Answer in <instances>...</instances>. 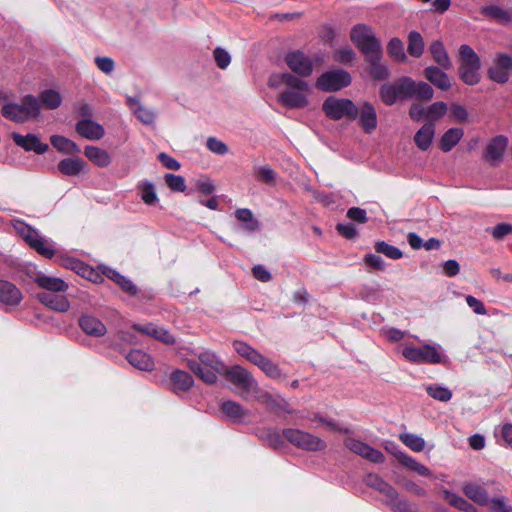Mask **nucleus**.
<instances>
[{"label":"nucleus","mask_w":512,"mask_h":512,"mask_svg":"<svg viewBox=\"0 0 512 512\" xmlns=\"http://www.w3.org/2000/svg\"><path fill=\"white\" fill-rule=\"evenodd\" d=\"M350 40L363 55L373 53L382 48L381 42L376 37L372 27L364 23L356 24L351 28Z\"/></svg>","instance_id":"nucleus-6"},{"label":"nucleus","mask_w":512,"mask_h":512,"mask_svg":"<svg viewBox=\"0 0 512 512\" xmlns=\"http://www.w3.org/2000/svg\"><path fill=\"white\" fill-rule=\"evenodd\" d=\"M284 437L294 446L308 451H322L327 445L320 437L298 429H286Z\"/></svg>","instance_id":"nucleus-10"},{"label":"nucleus","mask_w":512,"mask_h":512,"mask_svg":"<svg viewBox=\"0 0 512 512\" xmlns=\"http://www.w3.org/2000/svg\"><path fill=\"white\" fill-rule=\"evenodd\" d=\"M352 82L349 72L343 69H335L322 73L316 80L315 86L324 92L339 91Z\"/></svg>","instance_id":"nucleus-9"},{"label":"nucleus","mask_w":512,"mask_h":512,"mask_svg":"<svg viewBox=\"0 0 512 512\" xmlns=\"http://www.w3.org/2000/svg\"><path fill=\"white\" fill-rule=\"evenodd\" d=\"M409 115L415 121L427 119V108L419 103H413L409 109Z\"/></svg>","instance_id":"nucleus-64"},{"label":"nucleus","mask_w":512,"mask_h":512,"mask_svg":"<svg viewBox=\"0 0 512 512\" xmlns=\"http://www.w3.org/2000/svg\"><path fill=\"white\" fill-rule=\"evenodd\" d=\"M482 13L502 24H507L512 21V11L502 9L498 6L484 7Z\"/></svg>","instance_id":"nucleus-41"},{"label":"nucleus","mask_w":512,"mask_h":512,"mask_svg":"<svg viewBox=\"0 0 512 512\" xmlns=\"http://www.w3.org/2000/svg\"><path fill=\"white\" fill-rule=\"evenodd\" d=\"M322 110L327 117L333 120L342 118L355 120L357 118L356 104L347 98L330 96L323 102Z\"/></svg>","instance_id":"nucleus-7"},{"label":"nucleus","mask_w":512,"mask_h":512,"mask_svg":"<svg viewBox=\"0 0 512 512\" xmlns=\"http://www.w3.org/2000/svg\"><path fill=\"white\" fill-rule=\"evenodd\" d=\"M79 325L86 334L93 337H101L107 332L106 326L92 315H82L79 319Z\"/></svg>","instance_id":"nucleus-24"},{"label":"nucleus","mask_w":512,"mask_h":512,"mask_svg":"<svg viewBox=\"0 0 512 512\" xmlns=\"http://www.w3.org/2000/svg\"><path fill=\"white\" fill-rule=\"evenodd\" d=\"M268 86L282 90L277 101L289 109H303L310 105L311 85L304 79L288 72L274 73L268 79Z\"/></svg>","instance_id":"nucleus-1"},{"label":"nucleus","mask_w":512,"mask_h":512,"mask_svg":"<svg viewBox=\"0 0 512 512\" xmlns=\"http://www.w3.org/2000/svg\"><path fill=\"white\" fill-rule=\"evenodd\" d=\"M381 333L390 342H399L406 335V332L393 327L383 328Z\"/></svg>","instance_id":"nucleus-61"},{"label":"nucleus","mask_w":512,"mask_h":512,"mask_svg":"<svg viewBox=\"0 0 512 512\" xmlns=\"http://www.w3.org/2000/svg\"><path fill=\"white\" fill-rule=\"evenodd\" d=\"M399 438L407 447L415 452H421L425 447L424 439L418 435L404 433L401 434Z\"/></svg>","instance_id":"nucleus-50"},{"label":"nucleus","mask_w":512,"mask_h":512,"mask_svg":"<svg viewBox=\"0 0 512 512\" xmlns=\"http://www.w3.org/2000/svg\"><path fill=\"white\" fill-rule=\"evenodd\" d=\"M50 141L53 147L61 153L76 154L80 152V147L75 142L64 136L53 135L51 136Z\"/></svg>","instance_id":"nucleus-38"},{"label":"nucleus","mask_w":512,"mask_h":512,"mask_svg":"<svg viewBox=\"0 0 512 512\" xmlns=\"http://www.w3.org/2000/svg\"><path fill=\"white\" fill-rule=\"evenodd\" d=\"M22 298L21 291L13 283L0 280V307H16Z\"/></svg>","instance_id":"nucleus-17"},{"label":"nucleus","mask_w":512,"mask_h":512,"mask_svg":"<svg viewBox=\"0 0 512 512\" xmlns=\"http://www.w3.org/2000/svg\"><path fill=\"white\" fill-rule=\"evenodd\" d=\"M87 163L79 157L62 159L58 163V171L66 176H78L87 172Z\"/></svg>","instance_id":"nucleus-22"},{"label":"nucleus","mask_w":512,"mask_h":512,"mask_svg":"<svg viewBox=\"0 0 512 512\" xmlns=\"http://www.w3.org/2000/svg\"><path fill=\"white\" fill-rule=\"evenodd\" d=\"M84 155L98 167L103 168L111 164L110 154L100 147L88 145L84 148Z\"/></svg>","instance_id":"nucleus-29"},{"label":"nucleus","mask_w":512,"mask_h":512,"mask_svg":"<svg viewBox=\"0 0 512 512\" xmlns=\"http://www.w3.org/2000/svg\"><path fill=\"white\" fill-rule=\"evenodd\" d=\"M166 185L176 192H184L186 190V183L184 177L172 173H167L164 176Z\"/></svg>","instance_id":"nucleus-54"},{"label":"nucleus","mask_w":512,"mask_h":512,"mask_svg":"<svg viewBox=\"0 0 512 512\" xmlns=\"http://www.w3.org/2000/svg\"><path fill=\"white\" fill-rule=\"evenodd\" d=\"M13 226L17 233L22 236L23 239L38 253L47 258H50L54 255L52 245L46 239L41 237L35 229L19 220H16L13 223Z\"/></svg>","instance_id":"nucleus-8"},{"label":"nucleus","mask_w":512,"mask_h":512,"mask_svg":"<svg viewBox=\"0 0 512 512\" xmlns=\"http://www.w3.org/2000/svg\"><path fill=\"white\" fill-rule=\"evenodd\" d=\"M393 454L396 457V459L399 461V463H401L408 469L415 471L419 475L429 476L431 474V472L427 466L417 462L415 459H413L406 453L396 450V451H393Z\"/></svg>","instance_id":"nucleus-34"},{"label":"nucleus","mask_w":512,"mask_h":512,"mask_svg":"<svg viewBox=\"0 0 512 512\" xmlns=\"http://www.w3.org/2000/svg\"><path fill=\"white\" fill-rule=\"evenodd\" d=\"M97 68L106 75H111L115 69V62L108 56H96L94 58Z\"/></svg>","instance_id":"nucleus-56"},{"label":"nucleus","mask_w":512,"mask_h":512,"mask_svg":"<svg viewBox=\"0 0 512 512\" xmlns=\"http://www.w3.org/2000/svg\"><path fill=\"white\" fill-rule=\"evenodd\" d=\"M310 421L316 422L317 428H325L330 431H339L342 432V429L335 423L332 419L322 416L320 414H313L312 416H307Z\"/></svg>","instance_id":"nucleus-53"},{"label":"nucleus","mask_w":512,"mask_h":512,"mask_svg":"<svg viewBox=\"0 0 512 512\" xmlns=\"http://www.w3.org/2000/svg\"><path fill=\"white\" fill-rule=\"evenodd\" d=\"M488 507L493 512H512V507L507 504L503 497L491 499Z\"/></svg>","instance_id":"nucleus-62"},{"label":"nucleus","mask_w":512,"mask_h":512,"mask_svg":"<svg viewBox=\"0 0 512 512\" xmlns=\"http://www.w3.org/2000/svg\"><path fill=\"white\" fill-rule=\"evenodd\" d=\"M433 59L442 69H451L452 62L443 46V44L439 41H435L430 45L429 48Z\"/></svg>","instance_id":"nucleus-37"},{"label":"nucleus","mask_w":512,"mask_h":512,"mask_svg":"<svg viewBox=\"0 0 512 512\" xmlns=\"http://www.w3.org/2000/svg\"><path fill=\"white\" fill-rule=\"evenodd\" d=\"M512 71V57L506 53H497L488 70L490 79L497 83L508 81Z\"/></svg>","instance_id":"nucleus-13"},{"label":"nucleus","mask_w":512,"mask_h":512,"mask_svg":"<svg viewBox=\"0 0 512 512\" xmlns=\"http://www.w3.org/2000/svg\"><path fill=\"white\" fill-rule=\"evenodd\" d=\"M170 388L174 392H183L189 390L194 383L192 376L183 370H174L169 377Z\"/></svg>","instance_id":"nucleus-25"},{"label":"nucleus","mask_w":512,"mask_h":512,"mask_svg":"<svg viewBox=\"0 0 512 512\" xmlns=\"http://www.w3.org/2000/svg\"><path fill=\"white\" fill-rule=\"evenodd\" d=\"M435 135V126L433 123L424 124L415 134L414 141L417 147L423 151L429 149Z\"/></svg>","instance_id":"nucleus-31"},{"label":"nucleus","mask_w":512,"mask_h":512,"mask_svg":"<svg viewBox=\"0 0 512 512\" xmlns=\"http://www.w3.org/2000/svg\"><path fill=\"white\" fill-rule=\"evenodd\" d=\"M464 135L461 128H450L442 136L440 140V148L444 152H449L455 147Z\"/></svg>","instance_id":"nucleus-36"},{"label":"nucleus","mask_w":512,"mask_h":512,"mask_svg":"<svg viewBox=\"0 0 512 512\" xmlns=\"http://www.w3.org/2000/svg\"><path fill=\"white\" fill-rule=\"evenodd\" d=\"M358 124L362 130L370 134L376 130L378 125V117L375 106L365 100L356 104Z\"/></svg>","instance_id":"nucleus-12"},{"label":"nucleus","mask_w":512,"mask_h":512,"mask_svg":"<svg viewBox=\"0 0 512 512\" xmlns=\"http://www.w3.org/2000/svg\"><path fill=\"white\" fill-rule=\"evenodd\" d=\"M333 59L343 65H350L356 59V52L349 46L337 49L333 54Z\"/></svg>","instance_id":"nucleus-49"},{"label":"nucleus","mask_w":512,"mask_h":512,"mask_svg":"<svg viewBox=\"0 0 512 512\" xmlns=\"http://www.w3.org/2000/svg\"><path fill=\"white\" fill-rule=\"evenodd\" d=\"M424 76L429 82L441 90H448L451 87V81L449 77L438 67H427L424 70Z\"/></svg>","instance_id":"nucleus-30"},{"label":"nucleus","mask_w":512,"mask_h":512,"mask_svg":"<svg viewBox=\"0 0 512 512\" xmlns=\"http://www.w3.org/2000/svg\"><path fill=\"white\" fill-rule=\"evenodd\" d=\"M467 305L478 315H486L487 310L482 301L474 296L468 295L465 298Z\"/></svg>","instance_id":"nucleus-63"},{"label":"nucleus","mask_w":512,"mask_h":512,"mask_svg":"<svg viewBox=\"0 0 512 512\" xmlns=\"http://www.w3.org/2000/svg\"><path fill=\"white\" fill-rule=\"evenodd\" d=\"M445 499L454 507L465 512H476V508L467 500L449 491L444 492Z\"/></svg>","instance_id":"nucleus-48"},{"label":"nucleus","mask_w":512,"mask_h":512,"mask_svg":"<svg viewBox=\"0 0 512 512\" xmlns=\"http://www.w3.org/2000/svg\"><path fill=\"white\" fill-rule=\"evenodd\" d=\"M37 299L56 312L64 313L70 309V302L63 294L41 292L37 294Z\"/></svg>","instance_id":"nucleus-18"},{"label":"nucleus","mask_w":512,"mask_h":512,"mask_svg":"<svg viewBox=\"0 0 512 512\" xmlns=\"http://www.w3.org/2000/svg\"><path fill=\"white\" fill-rule=\"evenodd\" d=\"M108 277L110 279H112L114 282H116L117 284H119L124 291H126L130 294L136 293V291H137L136 286L129 279L120 275L118 272H116L114 270H110L108 272Z\"/></svg>","instance_id":"nucleus-55"},{"label":"nucleus","mask_w":512,"mask_h":512,"mask_svg":"<svg viewBox=\"0 0 512 512\" xmlns=\"http://www.w3.org/2000/svg\"><path fill=\"white\" fill-rule=\"evenodd\" d=\"M379 96L382 102L388 106L395 104L398 100H403L399 90L398 81L383 84L380 87Z\"/></svg>","instance_id":"nucleus-33"},{"label":"nucleus","mask_w":512,"mask_h":512,"mask_svg":"<svg viewBox=\"0 0 512 512\" xmlns=\"http://www.w3.org/2000/svg\"><path fill=\"white\" fill-rule=\"evenodd\" d=\"M463 491L469 499L481 506H488L491 501L486 490L477 484H467L464 486Z\"/></svg>","instance_id":"nucleus-35"},{"label":"nucleus","mask_w":512,"mask_h":512,"mask_svg":"<svg viewBox=\"0 0 512 512\" xmlns=\"http://www.w3.org/2000/svg\"><path fill=\"white\" fill-rule=\"evenodd\" d=\"M448 110L446 103L442 101L434 102L427 107V120L428 123H433L438 119L442 118Z\"/></svg>","instance_id":"nucleus-51"},{"label":"nucleus","mask_w":512,"mask_h":512,"mask_svg":"<svg viewBox=\"0 0 512 512\" xmlns=\"http://www.w3.org/2000/svg\"><path fill=\"white\" fill-rule=\"evenodd\" d=\"M426 392L430 397L441 402H448L452 398L450 389L437 384H431L426 387Z\"/></svg>","instance_id":"nucleus-47"},{"label":"nucleus","mask_w":512,"mask_h":512,"mask_svg":"<svg viewBox=\"0 0 512 512\" xmlns=\"http://www.w3.org/2000/svg\"><path fill=\"white\" fill-rule=\"evenodd\" d=\"M285 62L296 76L309 77L313 73V61L302 51H293L285 56Z\"/></svg>","instance_id":"nucleus-14"},{"label":"nucleus","mask_w":512,"mask_h":512,"mask_svg":"<svg viewBox=\"0 0 512 512\" xmlns=\"http://www.w3.org/2000/svg\"><path fill=\"white\" fill-rule=\"evenodd\" d=\"M76 131L89 140H100L105 135L104 127L90 119H84L76 124Z\"/></svg>","instance_id":"nucleus-20"},{"label":"nucleus","mask_w":512,"mask_h":512,"mask_svg":"<svg viewBox=\"0 0 512 512\" xmlns=\"http://www.w3.org/2000/svg\"><path fill=\"white\" fill-rule=\"evenodd\" d=\"M40 100L44 107L48 109H56L62 103L61 94L54 89H47L41 92Z\"/></svg>","instance_id":"nucleus-43"},{"label":"nucleus","mask_w":512,"mask_h":512,"mask_svg":"<svg viewBox=\"0 0 512 512\" xmlns=\"http://www.w3.org/2000/svg\"><path fill=\"white\" fill-rule=\"evenodd\" d=\"M40 113V101L33 95H26L20 104L9 103L2 108V114L15 122H24Z\"/></svg>","instance_id":"nucleus-4"},{"label":"nucleus","mask_w":512,"mask_h":512,"mask_svg":"<svg viewBox=\"0 0 512 512\" xmlns=\"http://www.w3.org/2000/svg\"><path fill=\"white\" fill-rule=\"evenodd\" d=\"M254 365H256L268 378L273 380L282 379L283 375L279 366L263 354L259 355L254 362Z\"/></svg>","instance_id":"nucleus-32"},{"label":"nucleus","mask_w":512,"mask_h":512,"mask_svg":"<svg viewBox=\"0 0 512 512\" xmlns=\"http://www.w3.org/2000/svg\"><path fill=\"white\" fill-rule=\"evenodd\" d=\"M237 220L242 222L243 228L247 231H256L259 229V222L254 217L251 210L246 208L237 209L235 211Z\"/></svg>","instance_id":"nucleus-40"},{"label":"nucleus","mask_w":512,"mask_h":512,"mask_svg":"<svg viewBox=\"0 0 512 512\" xmlns=\"http://www.w3.org/2000/svg\"><path fill=\"white\" fill-rule=\"evenodd\" d=\"M35 283L49 293H61L68 289V284L61 278L38 274L34 278Z\"/></svg>","instance_id":"nucleus-23"},{"label":"nucleus","mask_w":512,"mask_h":512,"mask_svg":"<svg viewBox=\"0 0 512 512\" xmlns=\"http://www.w3.org/2000/svg\"><path fill=\"white\" fill-rule=\"evenodd\" d=\"M345 446L355 454L373 462L381 463L384 461V455L381 451L372 448L368 444L354 438H347Z\"/></svg>","instance_id":"nucleus-15"},{"label":"nucleus","mask_w":512,"mask_h":512,"mask_svg":"<svg viewBox=\"0 0 512 512\" xmlns=\"http://www.w3.org/2000/svg\"><path fill=\"white\" fill-rule=\"evenodd\" d=\"M383 51L382 48L373 53L364 55L365 60L369 63V73L372 78L377 80H384L388 78L389 71L386 65L382 62Z\"/></svg>","instance_id":"nucleus-19"},{"label":"nucleus","mask_w":512,"mask_h":512,"mask_svg":"<svg viewBox=\"0 0 512 512\" xmlns=\"http://www.w3.org/2000/svg\"><path fill=\"white\" fill-rule=\"evenodd\" d=\"M376 251L378 253L385 254L387 257L391 259H399L402 257V252L397 247L389 245L385 242H378L376 244Z\"/></svg>","instance_id":"nucleus-58"},{"label":"nucleus","mask_w":512,"mask_h":512,"mask_svg":"<svg viewBox=\"0 0 512 512\" xmlns=\"http://www.w3.org/2000/svg\"><path fill=\"white\" fill-rule=\"evenodd\" d=\"M126 358L132 366L139 370L152 371L154 368L152 357L142 350H131Z\"/></svg>","instance_id":"nucleus-27"},{"label":"nucleus","mask_w":512,"mask_h":512,"mask_svg":"<svg viewBox=\"0 0 512 512\" xmlns=\"http://www.w3.org/2000/svg\"><path fill=\"white\" fill-rule=\"evenodd\" d=\"M227 375L230 381L238 386L241 391V396L247 399L250 395H257L258 400L266 401L270 396L267 393L261 392L258 383L253 375L241 366H233Z\"/></svg>","instance_id":"nucleus-3"},{"label":"nucleus","mask_w":512,"mask_h":512,"mask_svg":"<svg viewBox=\"0 0 512 512\" xmlns=\"http://www.w3.org/2000/svg\"><path fill=\"white\" fill-rule=\"evenodd\" d=\"M254 176L258 181L269 184L276 180V172L269 165L255 167Z\"/></svg>","instance_id":"nucleus-52"},{"label":"nucleus","mask_w":512,"mask_h":512,"mask_svg":"<svg viewBox=\"0 0 512 512\" xmlns=\"http://www.w3.org/2000/svg\"><path fill=\"white\" fill-rule=\"evenodd\" d=\"M387 52L397 62H405L407 60L403 42L399 38L394 37L388 42Z\"/></svg>","instance_id":"nucleus-44"},{"label":"nucleus","mask_w":512,"mask_h":512,"mask_svg":"<svg viewBox=\"0 0 512 512\" xmlns=\"http://www.w3.org/2000/svg\"><path fill=\"white\" fill-rule=\"evenodd\" d=\"M233 347L241 357L245 358L253 364L261 354L259 351L242 341H234Z\"/></svg>","instance_id":"nucleus-46"},{"label":"nucleus","mask_w":512,"mask_h":512,"mask_svg":"<svg viewBox=\"0 0 512 512\" xmlns=\"http://www.w3.org/2000/svg\"><path fill=\"white\" fill-rule=\"evenodd\" d=\"M424 51V41L420 33L411 31L408 36V53L413 57H420Z\"/></svg>","instance_id":"nucleus-45"},{"label":"nucleus","mask_w":512,"mask_h":512,"mask_svg":"<svg viewBox=\"0 0 512 512\" xmlns=\"http://www.w3.org/2000/svg\"><path fill=\"white\" fill-rule=\"evenodd\" d=\"M507 143V138L503 136H498L494 138L487 145L485 159L491 162V164L493 165L497 164L504 154V151L507 147Z\"/></svg>","instance_id":"nucleus-26"},{"label":"nucleus","mask_w":512,"mask_h":512,"mask_svg":"<svg viewBox=\"0 0 512 512\" xmlns=\"http://www.w3.org/2000/svg\"><path fill=\"white\" fill-rule=\"evenodd\" d=\"M12 138L18 146L24 148L26 151H34L38 154H43L48 150V145L42 143L39 138L33 134L23 136L18 133H13Z\"/></svg>","instance_id":"nucleus-21"},{"label":"nucleus","mask_w":512,"mask_h":512,"mask_svg":"<svg viewBox=\"0 0 512 512\" xmlns=\"http://www.w3.org/2000/svg\"><path fill=\"white\" fill-rule=\"evenodd\" d=\"M213 56L217 66L221 69H226L231 63V55L223 48H216L213 51Z\"/></svg>","instance_id":"nucleus-57"},{"label":"nucleus","mask_w":512,"mask_h":512,"mask_svg":"<svg viewBox=\"0 0 512 512\" xmlns=\"http://www.w3.org/2000/svg\"><path fill=\"white\" fill-rule=\"evenodd\" d=\"M491 235L496 240H501L508 234L512 233V225L509 223H500L489 229Z\"/></svg>","instance_id":"nucleus-60"},{"label":"nucleus","mask_w":512,"mask_h":512,"mask_svg":"<svg viewBox=\"0 0 512 512\" xmlns=\"http://www.w3.org/2000/svg\"><path fill=\"white\" fill-rule=\"evenodd\" d=\"M402 356L412 363L439 364L445 360L439 345L423 344L419 347L405 343L401 350Z\"/></svg>","instance_id":"nucleus-2"},{"label":"nucleus","mask_w":512,"mask_h":512,"mask_svg":"<svg viewBox=\"0 0 512 512\" xmlns=\"http://www.w3.org/2000/svg\"><path fill=\"white\" fill-rule=\"evenodd\" d=\"M137 191L142 201L147 205H154L158 202L155 185L148 180L142 181L137 186Z\"/></svg>","instance_id":"nucleus-39"},{"label":"nucleus","mask_w":512,"mask_h":512,"mask_svg":"<svg viewBox=\"0 0 512 512\" xmlns=\"http://www.w3.org/2000/svg\"><path fill=\"white\" fill-rule=\"evenodd\" d=\"M221 410L226 417L230 418L233 421H237L246 416L247 414L245 409L239 403L234 401L223 402Z\"/></svg>","instance_id":"nucleus-42"},{"label":"nucleus","mask_w":512,"mask_h":512,"mask_svg":"<svg viewBox=\"0 0 512 512\" xmlns=\"http://www.w3.org/2000/svg\"><path fill=\"white\" fill-rule=\"evenodd\" d=\"M397 81L403 99L417 98L419 100L429 101L434 96L432 87L425 82H417L410 77H402Z\"/></svg>","instance_id":"nucleus-11"},{"label":"nucleus","mask_w":512,"mask_h":512,"mask_svg":"<svg viewBox=\"0 0 512 512\" xmlns=\"http://www.w3.org/2000/svg\"><path fill=\"white\" fill-rule=\"evenodd\" d=\"M133 328L146 335L154 337L165 344H173L175 342V338L169 331L157 327L151 323L146 325L135 324Z\"/></svg>","instance_id":"nucleus-28"},{"label":"nucleus","mask_w":512,"mask_h":512,"mask_svg":"<svg viewBox=\"0 0 512 512\" xmlns=\"http://www.w3.org/2000/svg\"><path fill=\"white\" fill-rule=\"evenodd\" d=\"M126 102L132 113L142 124L150 126L155 123L156 111L154 108L143 105L138 98L131 96L127 97Z\"/></svg>","instance_id":"nucleus-16"},{"label":"nucleus","mask_w":512,"mask_h":512,"mask_svg":"<svg viewBox=\"0 0 512 512\" xmlns=\"http://www.w3.org/2000/svg\"><path fill=\"white\" fill-rule=\"evenodd\" d=\"M460 77L468 85L477 84L480 80V59L468 45L459 48Z\"/></svg>","instance_id":"nucleus-5"},{"label":"nucleus","mask_w":512,"mask_h":512,"mask_svg":"<svg viewBox=\"0 0 512 512\" xmlns=\"http://www.w3.org/2000/svg\"><path fill=\"white\" fill-rule=\"evenodd\" d=\"M206 145L211 152L218 155H224L228 152V146L223 141L215 137H209Z\"/></svg>","instance_id":"nucleus-59"}]
</instances>
